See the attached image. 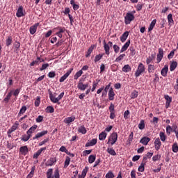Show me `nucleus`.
Wrapping results in <instances>:
<instances>
[{
  "label": "nucleus",
  "mask_w": 178,
  "mask_h": 178,
  "mask_svg": "<svg viewBox=\"0 0 178 178\" xmlns=\"http://www.w3.org/2000/svg\"><path fill=\"white\" fill-rule=\"evenodd\" d=\"M124 56H126V54H120V55L115 59V62H120V60H122Z\"/></svg>",
  "instance_id": "e2e57ef3"
},
{
  "label": "nucleus",
  "mask_w": 178,
  "mask_h": 178,
  "mask_svg": "<svg viewBox=\"0 0 178 178\" xmlns=\"http://www.w3.org/2000/svg\"><path fill=\"white\" fill-rule=\"evenodd\" d=\"M106 152H108V154H109L110 155H112L113 156H116V152L115 151L113 147L107 148Z\"/></svg>",
  "instance_id": "bb28decb"
},
{
  "label": "nucleus",
  "mask_w": 178,
  "mask_h": 178,
  "mask_svg": "<svg viewBox=\"0 0 178 178\" xmlns=\"http://www.w3.org/2000/svg\"><path fill=\"white\" fill-rule=\"evenodd\" d=\"M176 67H177V62L172 61L170 65V72H173L176 69Z\"/></svg>",
  "instance_id": "e433bc0d"
},
{
  "label": "nucleus",
  "mask_w": 178,
  "mask_h": 178,
  "mask_svg": "<svg viewBox=\"0 0 178 178\" xmlns=\"http://www.w3.org/2000/svg\"><path fill=\"white\" fill-rule=\"evenodd\" d=\"M156 56L155 54H151L150 56H149L147 59H146V63L147 65H149V63H151V62H152V60H154L155 59Z\"/></svg>",
  "instance_id": "c756f323"
},
{
  "label": "nucleus",
  "mask_w": 178,
  "mask_h": 178,
  "mask_svg": "<svg viewBox=\"0 0 178 178\" xmlns=\"http://www.w3.org/2000/svg\"><path fill=\"white\" fill-rule=\"evenodd\" d=\"M95 159H97V157L94 154H91L88 157V162L89 163H94L95 162Z\"/></svg>",
  "instance_id": "c03bdc74"
},
{
  "label": "nucleus",
  "mask_w": 178,
  "mask_h": 178,
  "mask_svg": "<svg viewBox=\"0 0 178 178\" xmlns=\"http://www.w3.org/2000/svg\"><path fill=\"white\" fill-rule=\"evenodd\" d=\"M72 72H73V68L68 70L67 72L60 78L59 79L60 83H63V81H65V80H66V79H67L69 76H70V74H72Z\"/></svg>",
  "instance_id": "0eeeda50"
},
{
  "label": "nucleus",
  "mask_w": 178,
  "mask_h": 178,
  "mask_svg": "<svg viewBox=\"0 0 178 178\" xmlns=\"http://www.w3.org/2000/svg\"><path fill=\"white\" fill-rule=\"evenodd\" d=\"M35 170V165H33L32 168H31V172H29V174L26 176V178H32L33 176H34V172Z\"/></svg>",
  "instance_id": "79ce46f5"
},
{
  "label": "nucleus",
  "mask_w": 178,
  "mask_h": 178,
  "mask_svg": "<svg viewBox=\"0 0 178 178\" xmlns=\"http://www.w3.org/2000/svg\"><path fill=\"white\" fill-rule=\"evenodd\" d=\"M95 47V45H91L89 49H88L87 54H86V58H89V56L92 53V51H94V48Z\"/></svg>",
  "instance_id": "72a5a7b5"
},
{
  "label": "nucleus",
  "mask_w": 178,
  "mask_h": 178,
  "mask_svg": "<svg viewBox=\"0 0 178 178\" xmlns=\"http://www.w3.org/2000/svg\"><path fill=\"white\" fill-rule=\"evenodd\" d=\"M113 48L115 54H119V51H120V47L118 46V44H114L113 46Z\"/></svg>",
  "instance_id": "4d7b16f0"
},
{
  "label": "nucleus",
  "mask_w": 178,
  "mask_h": 178,
  "mask_svg": "<svg viewBox=\"0 0 178 178\" xmlns=\"http://www.w3.org/2000/svg\"><path fill=\"white\" fill-rule=\"evenodd\" d=\"M54 30H58V31L57 33H65L66 29H65V27H62V26H57V27L54 28Z\"/></svg>",
  "instance_id": "3c124183"
},
{
  "label": "nucleus",
  "mask_w": 178,
  "mask_h": 178,
  "mask_svg": "<svg viewBox=\"0 0 178 178\" xmlns=\"http://www.w3.org/2000/svg\"><path fill=\"white\" fill-rule=\"evenodd\" d=\"M74 10H79L80 6H79V2L70 3Z\"/></svg>",
  "instance_id": "a18cd8bd"
},
{
  "label": "nucleus",
  "mask_w": 178,
  "mask_h": 178,
  "mask_svg": "<svg viewBox=\"0 0 178 178\" xmlns=\"http://www.w3.org/2000/svg\"><path fill=\"white\" fill-rule=\"evenodd\" d=\"M145 164L144 163H141L140 165L138 168V172H144L145 169Z\"/></svg>",
  "instance_id": "6e6d98bb"
},
{
  "label": "nucleus",
  "mask_w": 178,
  "mask_h": 178,
  "mask_svg": "<svg viewBox=\"0 0 178 178\" xmlns=\"http://www.w3.org/2000/svg\"><path fill=\"white\" fill-rule=\"evenodd\" d=\"M129 31L124 32L120 38L121 42H124L126 40H127V37H129Z\"/></svg>",
  "instance_id": "412c9836"
},
{
  "label": "nucleus",
  "mask_w": 178,
  "mask_h": 178,
  "mask_svg": "<svg viewBox=\"0 0 178 178\" xmlns=\"http://www.w3.org/2000/svg\"><path fill=\"white\" fill-rule=\"evenodd\" d=\"M78 131L79 133H81V134H86V133H87V129H86V127H84V125H82L79 127Z\"/></svg>",
  "instance_id": "4c0bfd02"
},
{
  "label": "nucleus",
  "mask_w": 178,
  "mask_h": 178,
  "mask_svg": "<svg viewBox=\"0 0 178 178\" xmlns=\"http://www.w3.org/2000/svg\"><path fill=\"white\" fill-rule=\"evenodd\" d=\"M129 51L131 56H134V55H136V49H134V47H131L129 48Z\"/></svg>",
  "instance_id": "69168bd1"
},
{
  "label": "nucleus",
  "mask_w": 178,
  "mask_h": 178,
  "mask_svg": "<svg viewBox=\"0 0 178 178\" xmlns=\"http://www.w3.org/2000/svg\"><path fill=\"white\" fill-rule=\"evenodd\" d=\"M145 72V66L143 63H139L136 72H135V77H140L143 73Z\"/></svg>",
  "instance_id": "7ed1b4c3"
},
{
  "label": "nucleus",
  "mask_w": 178,
  "mask_h": 178,
  "mask_svg": "<svg viewBox=\"0 0 178 178\" xmlns=\"http://www.w3.org/2000/svg\"><path fill=\"white\" fill-rule=\"evenodd\" d=\"M17 17H23L24 16V13H23V6H19L17 13H16Z\"/></svg>",
  "instance_id": "6ab92c4d"
},
{
  "label": "nucleus",
  "mask_w": 178,
  "mask_h": 178,
  "mask_svg": "<svg viewBox=\"0 0 178 178\" xmlns=\"http://www.w3.org/2000/svg\"><path fill=\"white\" fill-rule=\"evenodd\" d=\"M176 49H174L170 51V53L168 55V59H172L173 56H175V51Z\"/></svg>",
  "instance_id": "0e129e2a"
},
{
  "label": "nucleus",
  "mask_w": 178,
  "mask_h": 178,
  "mask_svg": "<svg viewBox=\"0 0 178 178\" xmlns=\"http://www.w3.org/2000/svg\"><path fill=\"white\" fill-rule=\"evenodd\" d=\"M148 68H147V71L149 73H154V72H155V65H151V64H148Z\"/></svg>",
  "instance_id": "49530a36"
},
{
  "label": "nucleus",
  "mask_w": 178,
  "mask_h": 178,
  "mask_svg": "<svg viewBox=\"0 0 178 178\" xmlns=\"http://www.w3.org/2000/svg\"><path fill=\"white\" fill-rule=\"evenodd\" d=\"M54 163H56V157L50 158L45 163L46 166H53Z\"/></svg>",
  "instance_id": "4468645a"
},
{
  "label": "nucleus",
  "mask_w": 178,
  "mask_h": 178,
  "mask_svg": "<svg viewBox=\"0 0 178 178\" xmlns=\"http://www.w3.org/2000/svg\"><path fill=\"white\" fill-rule=\"evenodd\" d=\"M13 42V38L12 36L7 37L6 40V47H10V44Z\"/></svg>",
  "instance_id": "393cba45"
},
{
  "label": "nucleus",
  "mask_w": 178,
  "mask_h": 178,
  "mask_svg": "<svg viewBox=\"0 0 178 178\" xmlns=\"http://www.w3.org/2000/svg\"><path fill=\"white\" fill-rule=\"evenodd\" d=\"M168 20L169 26H172V24H175V21L173 20V15L172 14H169L168 15Z\"/></svg>",
  "instance_id": "f704fd0d"
},
{
  "label": "nucleus",
  "mask_w": 178,
  "mask_h": 178,
  "mask_svg": "<svg viewBox=\"0 0 178 178\" xmlns=\"http://www.w3.org/2000/svg\"><path fill=\"white\" fill-rule=\"evenodd\" d=\"M88 172V167H86L85 169L83 170L81 175H79L78 178H85L87 176V172Z\"/></svg>",
  "instance_id": "7c9ffc66"
},
{
  "label": "nucleus",
  "mask_w": 178,
  "mask_h": 178,
  "mask_svg": "<svg viewBox=\"0 0 178 178\" xmlns=\"http://www.w3.org/2000/svg\"><path fill=\"white\" fill-rule=\"evenodd\" d=\"M46 134H48L47 130L39 132L33 137V140H38L39 138H41V137H44V136H46Z\"/></svg>",
  "instance_id": "1a4fd4ad"
},
{
  "label": "nucleus",
  "mask_w": 178,
  "mask_h": 178,
  "mask_svg": "<svg viewBox=\"0 0 178 178\" xmlns=\"http://www.w3.org/2000/svg\"><path fill=\"white\" fill-rule=\"evenodd\" d=\"M104 55H105V54H99L96 55L94 59L95 63H97V62H99V60H101V59H102V58L104 57Z\"/></svg>",
  "instance_id": "c85d7f7f"
},
{
  "label": "nucleus",
  "mask_w": 178,
  "mask_h": 178,
  "mask_svg": "<svg viewBox=\"0 0 178 178\" xmlns=\"http://www.w3.org/2000/svg\"><path fill=\"white\" fill-rule=\"evenodd\" d=\"M53 173H54V169L49 168L47 172V177L54 178V175H52Z\"/></svg>",
  "instance_id": "a19ab883"
},
{
  "label": "nucleus",
  "mask_w": 178,
  "mask_h": 178,
  "mask_svg": "<svg viewBox=\"0 0 178 178\" xmlns=\"http://www.w3.org/2000/svg\"><path fill=\"white\" fill-rule=\"evenodd\" d=\"M130 47V40H129L121 48L120 53L124 52V51H127V48Z\"/></svg>",
  "instance_id": "aec40b11"
},
{
  "label": "nucleus",
  "mask_w": 178,
  "mask_h": 178,
  "mask_svg": "<svg viewBox=\"0 0 178 178\" xmlns=\"http://www.w3.org/2000/svg\"><path fill=\"white\" fill-rule=\"evenodd\" d=\"M17 127H19V122L16 121L10 129H12V131H15L17 129Z\"/></svg>",
  "instance_id": "5fc2aeb1"
},
{
  "label": "nucleus",
  "mask_w": 178,
  "mask_h": 178,
  "mask_svg": "<svg viewBox=\"0 0 178 178\" xmlns=\"http://www.w3.org/2000/svg\"><path fill=\"white\" fill-rule=\"evenodd\" d=\"M77 88L81 91H86L88 88V83H84V79H81L78 83Z\"/></svg>",
  "instance_id": "423d86ee"
},
{
  "label": "nucleus",
  "mask_w": 178,
  "mask_h": 178,
  "mask_svg": "<svg viewBox=\"0 0 178 178\" xmlns=\"http://www.w3.org/2000/svg\"><path fill=\"white\" fill-rule=\"evenodd\" d=\"M150 141H151V138H149V137L145 136L140 139V143L143 145H148V143Z\"/></svg>",
  "instance_id": "dca6fc26"
},
{
  "label": "nucleus",
  "mask_w": 178,
  "mask_h": 178,
  "mask_svg": "<svg viewBox=\"0 0 178 178\" xmlns=\"http://www.w3.org/2000/svg\"><path fill=\"white\" fill-rule=\"evenodd\" d=\"M122 72H124V73H129V72H131V67H130V65H125L122 68Z\"/></svg>",
  "instance_id": "a878e982"
},
{
  "label": "nucleus",
  "mask_w": 178,
  "mask_h": 178,
  "mask_svg": "<svg viewBox=\"0 0 178 178\" xmlns=\"http://www.w3.org/2000/svg\"><path fill=\"white\" fill-rule=\"evenodd\" d=\"M103 45L104 49L105 51V54L109 56L111 54V52L109 51H111V48H112L113 43L111 41L106 43V41L104 40Z\"/></svg>",
  "instance_id": "20e7f679"
},
{
  "label": "nucleus",
  "mask_w": 178,
  "mask_h": 178,
  "mask_svg": "<svg viewBox=\"0 0 178 178\" xmlns=\"http://www.w3.org/2000/svg\"><path fill=\"white\" fill-rule=\"evenodd\" d=\"M69 165H70V157L67 156L64 163V169H66Z\"/></svg>",
  "instance_id": "8fccbe9b"
},
{
  "label": "nucleus",
  "mask_w": 178,
  "mask_h": 178,
  "mask_svg": "<svg viewBox=\"0 0 178 178\" xmlns=\"http://www.w3.org/2000/svg\"><path fill=\"white\" fill-rule=\"evenodd\" d=\"M172 150L175 153L178 152V145L177 143L172 145Z\"/></svg>",
  "instance_id": "052dcab7"
},
{
  "label": "nucleus",
  "mask_w": 178,
  "mask_h": 178,
  "mask_svg": "<svg viewBox=\"0 0 178 178\" xmlns=\"http://www.w3.org/2000/svg\"><path fill=\"white\" fill-rule=\"evenodd\" d=\"M164 99H165V108L168 109L172 103V97L169 96L168 95H165Z\"/></svg>",
  "instance_id": "9b49d317"
},
{
  "label": "nucleus",
  "mask_w": 178,
  "mask_h": 178,
  "mask_svg": "<svg viewBox=\"0 0 178 178\" xmlns=\"http://www.w3.org/2000/svg\"><path fill=\"white\" fill-rule=\"evenodd\" d=\"M20 42H15L13 43V48H14V52L15 54H17L19 51H20Z\"/></svg>",
  "instance_id": "f3484780"
},
{
  "label": "nucleus",
  "mask_w": 178,
  "mask_h": 178,
  "mask_svg": "<svg viewBox=\"0 0 178 178\" xmlns=\"http://www.w3.org/2000/svg\"><path fill=\"white\" fill-rule=\"evenodd\" d=\"M163 59V49L159 48V53L157 54V57H156V63H160L161 60Z\"/></svg>",
  "instance_id": "6e6552de"
},
{
  "label": "nucleus",
  "mask_w": 178,
  "mask_h": 178,
  "mask_svg": "<svg viewBox=\"0 0 178 178\" xmlns=\"http://www.w3.org/2000/svg\"><path fill=\"white\" fill-rule=\"evenodd\" d=\"M159 136L160 140L163 141V143H165V141H166V135H165V132L161 131Z\"/></svg>",
  "instance_id": "09e8293b"
},
{
  "label": "nucleus",
  "mask_w": 178,
  "mask_h": 178,
  "mask_svg": "<svg viewBox=\"0 0 178 178\" xmlns=\"http://www.w3.org/2000/svg\"><path fill=\"white\" fill-rule=\"evenodd\" d=\"M38 26H40L39 22L35 23L34 25L31 26L29 29V31L31 34H35L36 31H37V27H38Z\"/></svg>",
  "instance_id": "ddd939ff"
},
{
  "label": "nucleus",
  "mask_w": 178,
  "mask_h": 178,
  "mask_svg": "<svg viewBox=\"0 0 178 178\" xmlns=\"http://www.w3.org/2000/svg\"><path fill=\"white\" fill-rule=\"evenodd\" d=\"M136 17H134V14L133 13H127L124 16V23L125 24H130L133 20H134Z\"/></svg>",
  "instance_id": "39448f33"
},
{
  "label": "nucleus",
  "mask_w": 178,
  "mask_h": 178,
  "mask_svg": "<svg viewBox=\"0 0 178 178\" xmlns=\"http://www.w3.org/2000/svg\"><path fill=\"white\" fill-rule=\"evenodd\" d=\"M26 111H27V107H26V106H23L20 108L19 112L18 113V118H20L22 115H24V113H26Z\"/></svg>",
  "instance_id": "473e14b6"
},
{
  "label": "nucleus",
  "mask_w": 178,
  "mask_h": 178,
  "mask_svg": "<svg viewBox=\"0 0 178 178\" xmlns=\"http://www.w3.org/2000/svg\"><path fill=\"white\" fill-rule=\"evenodd\" d=\"M47 113H54L55 108L52 106H48L45 109Z\"/></svg>",
  "instance_id": "ea45409f"
},
{
  "label": "nucleus",
  "mask_w": 178,
  "mask_h": 178,
  "mask_svg": "<svg viewBox=\"0 0 178 178\" xmlns=\"http://www.w3.org/2000/svg\"><path fill=\"white\" fill-rule=\"evenodd\" d=\"M95 144H97V139L93 138L90 142L86 143L85 147H93Z\"/></svg>",
  "instance_id": "b1692460"
},
{
  "label": "nucleus",
  "mask_w": 178,
  "mask_h": 178,
  "mask_svg": "<svg viewBox=\"0 0 178 178\" xmlns=\"http://www.w3.org/2000/svg\"><path fill=\"white\" fill-rule=\"evenodd\" d=\"M159 159H161V155L160 154L155 155L152 157V161L154 162H156V161H159Z\"/></svg>",
  "instance_id": "338daca9"
},
{
  "label": "nucleus",
  "mask_w": 178,
  "mask_h": 178,
  "mask_svg": "<svg viewBox=\"0 0 178 178\" xmlns=\"http://www.w3.org/2000/svg\"><path fill=\"white\" fill-rule=\"evenodd\" d=\"M10 98H12V91H10V92L8 93L7 96L6 97V98L3 99V102L6 104H8V102H9Z\"/></svg>",
  "instance_id": "37998d69"
},
{
  "label": "nucleus",
  "mask_w": 178,
  "mask_h": 178,
  "mask_svg": "<svg viewBox=\"0 0 178 178\" xmlns=\"http://www.w3.org/2000/svg\"><path fill=\"white\" fill-rule=\"evenodd\" d=\"M138 127L140 130H144L145 129V121L141 120Z\"/></svg>",
  "instance_id": "c9c22d12"
},
{
  "label": "nucleus",
  "mask_w": 178,
  "mask_h": 178,
  "mask_svg": "<svg viewBox=\"0 0 178 178\" xmlns=\"http://www.w3.org/2000/svg\"><path fill=\"white\" fill-rule=\"evenodd\" d=\"M19 154L21 155H23L24 156H26V155L29 154V147H27V145L22 146L19 148Z\"/></svg>",
  "instance_id": "9d476101"
},
{
  "label": "nucleus",
  "mask_w": 178,
  "mask_h": 178,
  "mask_svg": "<svg viewBox=\"0 0 178 178\" xmlns=\"http://www.w3.org/2000/svg\"><path fill=\"white\" fill-rule=\"evenodd\" d=\"M30 138H31V134L23 135L21 138V140L26 142V141H29Z\"/></svg>",
  "instance_id": "58836bf2"
},
{
  "label": "nucleus",
  "mask_w": 178,
  "mask_h": 178,
  "mask_svg": "<svg viewBox=\"0 0 178 178\" xmlns=\"http://www.w3.org/2000/svg\"><path fill=\"white\" fill-rule=\"evenodd\" d=\"M108 99L109 101H113V99H115V92L113 91V88H111L108 91Z\"/></svg>",
  "instance_id": "a211bd4d"
},
{
  "label": "nucleus",
  "mask_w": 178,
  "mask_h": 178,
  "mask_svg": "<svg viewBox=\"0 0 178 178\" xmlns=\"http://www.w3.org/2000/svg\"><path fill=\"white\" fill-rule=\"evenodd\" d=\"M81 74H83V70H80L74 74V79L78 80L79 77H81Z\"/></svg>",
  "instance_id": "de8ad7c7"
},
{
  "label": "nucleus",
  "mask_w": 178,
  "mask_h": 178,
  "mask_svg": "<svg viewBox=\"0 0 178 178\" xmlns=\"http://www.w3.org/2000/svg\"><path fill=\"white\" fill-rule=\"evenodd\" d=\"M40 104H41V97L38 96L35 101V106H36V107L40 106Z\"/></svg>",
  "instance_id": "864d4df0"
},
{
  "label": "nucleus",
  "mask_w": 178,
  "mask_h": 178,
  "mask_svg": "<svg viewBox=\"0 0 178 178\" xmlns=\"http://www.w3.org/2000/svg\"><path fill=\"white\" fill-rule=\"evenodd\" d=\"M155 149L156 151H159L161 149V145H162V143L161 142V139L159 138H156L154 140Z\"/></svg>",
  "instance_id": "f8f14e48"
},
{
  "label": "nucleus",
  "mask_w": 178,
  "mask_h": 178,
  "mask_svg": "<svg viewBox=\"0 0 178 178\" xmlns=\"http://www.w3.org/2000/svg\"><path fill=\"white\" fill-rule=\"evenodd\" d=\"M56 95H58L56 92H54L53 94L52 92L49 90V97L50 101L53 102V104H58V105H60V102H59V101H60V99L63 98V96L65 95V92H61L58 96V97H56Z\"/></svg>",
  "instance_id": "f257e3e1"
},
{
  "label": "nucleus",
  "mask_w": 178,
  "mask_h": 178,
  "mask_svg": "<svg viewBox=\"0 0 178 178\" xmlns=\"http://www.w3.org/2000/svg\"><path fill=\"white\" fill-rule=\"evenodd\" d=\"M54 177V178H60V175H59V170L58 169L55 170Z\"/></svg>",
  "instance_id": "774afa93"
},
{
  "label": "nucleus",
  "mask_w": 178,
  "mask_h": 178,
  "mask_svg": "<svg viewBox=\"0 0 178 178\" xmlns=\"http://www.w3.org/2000/svg\"><path fill=\"white\" fill-rule=\"evenodd\" d=\"M138 97V92L136 90H134V92H131V98L132 99H134L135 98H137Z\"/></svg>",
  "instance_id": "603ef678"
},
{
  "label": "nucleus",
  "mask_w": 178,
  "mask_h": 178,
  "mask_svg": "<svg viewBox=\"0 0 178 178\" xmlns=\"http://www.w3.org/2000/svg\"><path fill=\"white\" fill-rule=\"evenodd\" d=\"M134 136V134L133 132H131V134L129 136L128 138V143H129V144H131V143L133 142V137Z\"/></svg>",
  "instance_id": "680f3d73"
},
{
  "label": "nucleus",
  "mask_w": 178,
  "mask_h": 178,
  "mask_svg": "<svg viewBox=\"0 0 178 178\" xmlns=\"http://www.w3.org/2000/svg\"><path fill=\"white\" fill-rule=\"evenodd\" d=\"M116 141H118V133L113 132L108 137L107 144L112 146L116 143Z\"/></svg>",
  "instance_id": "f03ea898"
},
{
  "label": "nucleus",
  "mask_w": 178,
  "mask_h": 178,
  "mask_svg": "<svg viewBox=\"0 0 178 178\" xmlns=\"http://www.w3.org/2000/svg\"><path fill=\"white\" fill-rule=\"evenodd\" d=\"M168 72H169V67L168 66V65H165L161 71V76H163V77H166V76H168Z\"/></svg>",
  "instance_id": "2eb2a0df"
},
{
  "label": "nucleus",
  "mask_w": 178,
  "mask_h": 178,
  "mask_svg": "<svg viewBox=\"0 0 178 178\" xmlns=\"http://www.w3.org/2000/svg\"><path fill=\"white\" fill-rule=\"evenodd\" d=\"M37 127H38V126H37V124H34L27 131H26V134H33V133H34V131H35V130H37Z\"/></svg>",
  "instance_id": "5701e85b"
},
{
  "label": "nucleus",
  "mask_w": 178,
  "mask_h": 178,
  "mask_svg": "<svg viewBox=\"0 0 178 178\" xmlns=\"http://www.w3.org/2000/svg\"><path fill=\"white\" fill-rule=\"evenodd\" d=\"M173 131V129H172V127L170 125H168L166 127V133L170 136V134Z\"/></svg>",
  "instance_id": "bf43d9fd"
},
{
  "label": "nucleus",
  "mask_w": 178,
  "mask_h": 178,
  "mask_svg": "<svg viewBox=\"0 0 178 178\" xmlns=\"http://www.w3.org/2000/svg\"><path fill=\"white\" fill-rule=\"evenodd\" d=\"M115 175L112 171H108V173L106 175V178H114Z\"/></svg>",
  "instance_id": "13d9d810"
},
{
  "label": "nucleus",
  "mask_w": 178,
  "mask_h": 178,
  "mask_svg": "<svg viewBox=\"0 0 178 178\" xmlns=\"http://www.w3.org/2000/svg\"><path fill=\"white\" fill-rule=\"evenodd\" d=\"M74 120H76V117L71 116L65 118L64 120V122H65L67 124H70V123H72V122H74Z\"/></svg>",
  "instance_id": "4be33fe9"
},
{
  "label": "nucleus",
  "mask_w": 178,
  "mask_h": 178,
  "mask_svg": "<svg viewBox=\"0 0 178 178\" xmlns=\"http://www.w3.org/2000/svg\"><path fill=\"white\" fill-rule=\"evenodd\" d=\"M155 24H156V19H153L151 22L148 28L149 33L151 32L152 30H154V27H155Z\"/></svg>",
  "instance_id": "cd10ccee"
},
{
  "label": "nucleus",
  "mask_w": 178,
  "mask_h": 178,
  "mask_svg": "<svg viewBox=\"0 0 178 178\" xmlns=\"http://www.w3.org/2000/svg\"><path fill=\"white\" fill-rule=\"evenodd\" d=\"M106 136H108L106 132L102 131L100 134H99V140H100V141H104L105 138H106Z\"/></svg>",
  "instance_id": "2f4dec72"
}]
</instances>
